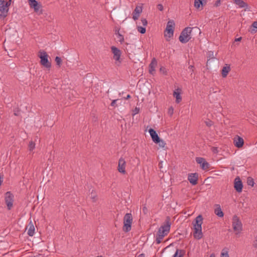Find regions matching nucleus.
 Wrapping results in <instances>:
<instances>
[{"label": "nucleus", "instance_id": "f257e3e1", "mask_svg": "<svg viewBox=\"0 0 257 257\" xmlns=\"http://www.w3.org/2000/svg\"><path fill=\"white\" fill-rule=\"evenodd\" d=\"M192 29L191 27H187L182 31L179 38V41L182 43H186L191 39Z\"/></svg>", "mask_w": 257, "mask_h": 257}, {"label": "nucleus", "instance_id": "f03ea898", "mask_svg": "<svg viewBox=\"0 0 257 257\" xmlns=\"http://www.w3.org/2000/svg\"><path fill=\"white\" fill-rule=\"evenodd\" d=\"M133 216L131 213H127L125 214L123 217V230L124 232H128L131 230L133 223Z\"/></svg>", "mask_w": 257, "mask_h": 257}, {"label": "nucleus", "instance_id": "7ed1b4c3", "mask_svg": "<svg viewBox=\"0 0 257 257\" xmlns=\"http://www.w3.org/2000/svg\"><path fill=\"white\" fill-rule=\"evenodd\" d=\"M40 58V64L44 67L50 69L51 67V63L48 60L49 56L45 51H40L38 55Z\"/></svg>", "mask_w": 257, "mask_h": 257}, {"label": "nucleus", "instance_id": "20e7f679", "mask_svg": "<svg viewBox=\"0 0 257 257\" xmlns=\"http://www.w3.org/2000/svg\"><path fill=\"white\" fill-rule=\"evenodd\" d=\"M232 225L233 230L236 234L241 232L242 230V224L239 217L237 215H234L232 218Z\"/></svg>", "mask_w": 257, "mask_h": 257}, {"label": "nucleus", "instance_id": "39448f33", "mask_svg": "<svg viewBox=\"0 0 257 257\" xmlns=\"http://www.w3.org/2000/svg\"><path fill=\"white\" fill-rule=\"evenodd\" d=\"M10 3H6V0H0V17L5 18L8 16Z\"/></svg>", "mask_w": 257, "mask_h": 257}, {"label": "nucleus", "instance_id": "423d86ee", "mask_svg": "<svg viewBox=\"0 0 257 257\" xmlns=\"http://www.w3.org/2000/svg\"><path fill=\"white\" fill-rule=\"evenodd\" d=\"M170 217H167L165 221V223L162 225L159 229L158 233L160 234L164 235L165 236L169 232L171 226V223L170 222Z\"/></svg>", "mask_w": 257, "mask_h": 257}, {"label": "nucleus", "instance_id": "0eeeda50", "mask_svg": "<svg viewBox=\"0 0 257 257\" xmlns=\"http://www.w3.org/2000/svg\"><path fill=\"white\" fill-rule=\"evenodd\" d=\"M175 23L173 20L168 21L166 30L165 31V36L170 38L173 36Z\"/></svg>", "mask_w": 257, "mask_h": 257}, {"label": "nucleus", "instance_id": "6e6552de", "mask_svg": "<svg viewBox=\"0 0 257 257\" xmlns=\"http://www.w3.org/2000/svg\"><path fill=\"white\" fill-rule=\"evenodd\" d=\"M14 197L10 192H7L5 194V201L8 210H11L13 206Z\"/></svg>", "mask_w": 257, "mask_h": 257}, {"label": "nucleus", "instance_id": "1a4fd4ad", "mask_svg": "<svg viewBox=\"0 0 257 257\" xmlns=\"http://www.w3.org/2000/svg\"><path fill=\"white\" fill-rule=\"evenodd\" d=\"M201 226L202 225H193V235L194 237L197 239L201 238L203 236Z\"/></svg>", "mask_w": 257, "mask_h": 257}, {"label": "nucleus", "instance_id": "9d476101", "mask_svg": "<svg viewBox=\"0 0 257 257\" xmlns=\"http://www.w3.org/2000/svg\"><path fill=\"white\" fill-rule=\"evenodd\" d=\"M29 4L31 8L34 9V11L36 13H41V5L36 0H28Z\"/></svg>", "mask_w": 257, "mask_h": 257}, {"label": "nucleus", "instance_id": "9b49d317", "mask_svg": "<svg viewBox=\"0 0 257 257\" xmlns=\"http://www.w3.org/2000/svg\"><path fill=\"white\" fill-rule=\"evenodd\" d=\"M125 166L126 163L124 159L122 158H120L118 161L117 168L118 172L123 174H125L126 173Z\"/></svg>", "mask_w": 257, "mask_h": 257}, {"label": "nucleus", "instance_id": "f8f14e48", "mask_svg": "<svg viewBox=\"0 0 257 257\" xmlns=\"http://www.w3.org/2000/svg\"><path fill=\"white\" fill-rule=\"evenodd\" d=\"M196 161L198 164L200 165L201 168L203 170H207L209 167V164L205 160L201 157H197Z\"/></svg>", "mask_w": 257, "mask_h": 257}, {"label": "nucleus", "instance_id": "ddd939ff", "mask_svg": "<svg viewBox=\"0 0 257 257\" xmlns=\"http://www.w3.org/2000/svg\"><path fill=\"white\" fill-rule=\"evenodd\" d=\"M111 50L113 54V59L117 61L120 62V57L121 54V52L120 50L114 46L111 47Z\"/></svg>", "mask_w": 257, "mask_h": 257}, {"label": "nucleus", "instance_id": "4468645a", "mask_svg": "<svg viewBox=\"0 0 257 257\" xmlns=\"http://www.w3.org/2000/svg\"><path fill=\"white\" fill-rule=\"evenodd\" d=\"M234 187L237 192H241L242 191L243 185L239 177H237L234 179Z\"/></svg>", "mask_w": 257, "mask_h": 257}, {"label": "nucleus", "instance_id": "2eb2a0df", "mask_svg": "<svg viewBox=\"0 0 257 257\" xmlns=\"http://www.w3.org/2000/svg\"><path fill=\"white\" fill-rule=\"evenodd\" d=\"M198 179V175L197 173L190 174L188 177V180L193 185H195L197 184Z\"/></svg>", "mask_w": 257, "mask_h": 257}, {"label": "nucleus", "instance_id": "dca6fc26", "mask_svg": "<svg viewBox=\"0 0 257 257\" xmlns=\"http://www.w3.org/2000/svg\"><path fill=\"white\" fill-rule=\"evenodd\" d=\"M233 144L236 147L240 148L242 147L244 144L243 139L242 138L236 136L233 139Z\"/></svg>", "mask_w": 257, "mask_h": 257}, {"label": "nucleus", "instance_id": "f3484780", "mask_svg": "<svg viewBox=\"0 0 257 257\" xmlns=\"http://www.w3.org/2000/svg\"><path fill=\"white\" fill-rule=\"evenodd\" d=\"M149 132L150 134V136L152 138L153 141L155 143H158L160 142V138L157 134L156 132L153 130V128H150L149 130Z\"/></svg>", "mask_w": 257, "mask_h": 257}, {"label": "nucleus", "instance_id": "a211bd4d", "mask_svg": "<svg viewBox=\"0 0 257 257\" xmlns=\"http://www.w3.org/2000/svg\"><path fill=\"white\" fill-rule=\"evenodd\" d=\"M142 12V7L141 6H137L133 12V19L136 21L138 19L140 14Z\"/></svg>", "mask_w": 257, "mask_h": 257}, {"label": "nucleus", "instance_id": "6ab92c4d", "mask_svg": "<svg viewBox=\"0 0 257 257\" xmlns=\"http://www.w3.org/2000/svg\"><path fill=\"white\" fill-rule=\"evenodd\" d=\"M157 65V60L154 58L152 59L151 63L149 65V72L151 74H154L155 72V68Z\"/></svg>", "mask_w": 257, "mask_h": 257}, {"label": "nucleus", "instance_id": "aec40b11", "mask_svg": "<svg viewBox=\"0 0 257 257\" xmlns=\"http://www.w3.org/2000/svg\"><path fill=\"white\" fill-rule=\"evenodd\" d=\"M181 90L180 88L176 89L173 92V96L176 98V102L179 103L182 100V97L180 95Z\"/></svg>", "mask_w": 257, "mask_h": 257}, {"label": "nucleus", "instance_id": "412c9836", "mask_svg": "<svg viewBox=\"0 0 257 257\" xmlns=\"http://www.w3.org/2000/svg\"><path fill=\"white\" fill-rule=\"evenodd\" d=\"M234 3L237 5L240 8L247 9L248 5L246 3L242 0H233Z\"/></svg>", "mask_w": 257, "mask_h": 257}, {"label": "nucleus", "instance_id": "4be33fe9", "mask_svg": "<svg viewBox=\"0 0 257 257\" xmlns=\"http://www.w3.org/2000/svg\"><path fill=\"white\" fill-rule=\"evenodd\" d=\"M34 233L35 227L32 221H31L28 224V234L30 236H32L34 235Z\"/></svg>", "mask_w": 257, "mask_h": 257}, {"label": "nucleus", "instance_id": "5701e85b", "mask_svg": "<svg viewBox=\"0 0 257 257\" xmlns=\"http://www.w3.org/2000/svg\"><path fill=\"white\" fill-rule=\"evenodd\" d=\"M230 71V67L229 65H226L222 69L221 74L223 78L227 76L228 72Z\"/></svg>", "mask_w": 257, "mask_h": 257}, {"label": "nucleus", "instance_id": "b1692460", "mask_svg": "<svg viewBox=\"0 0 257 257\" xmlns=\"http://www.w3.org/2000/svg\"><path fill=\"white\" fill-rule=\"evenodd\" d=\"M203 223V217L201 215L197 216L194 222H193V225H202Z\"/></svg>", "mask_w": 257, "mask_h": 257}, {"label": "nucleus", "instance_id": "393cba45", "mask_svg": "<svg viewBox=\"0 0 257 257\" xmlns=\"http://www.w3.org/2000/svg\"><path fill=\"white\" fill-rule=\"evenodd\" d=\"M185 254V250L177 249L173 257H183Z\"/></svg>", "mask_w": 257, "mask_h": 257}, {"label": "nucleus", "instance_id": "a878e982", "mask_svg": "<svg viewBox=\"0 0 257 257\" xmlns=\"http://www.w3.org/2000/svg\"><path fill=\"white\" fill-rule=\"evenodd\" d=\"M217 207L215 209L214 213L218 217H222L223 216V213L219 205H217Z\"/></svg>", "mask_w": 257, "mask_h": 257}, {"label": "nucleus", "instance_id": "bb28decb", "mask_svg": "<svg viewBox=\"0 0 257 257\" xmlns=\"http://www.w3.org/2000/svg\"><path fill=\"white\" fill-rule=\"evenodd\" d=\"M90 198L92 199V201L95 202L97 200V196L96 194V193L95 192V190L94 189H92L91 190V193H90Z\"/></svg>", "mask_w": 257, "mask_h": 257}, {"label": "nucleus", "instance_id": "cd10ccee", "mask_svg": "<svg viewBox=\"0 0 257 257\" xmlns=\"http://www.w3.org/2000/svg\"><path fill=\"white\" fill-rule=\"evenodd\" d=\"M204 4H205L201 0H195L194 1V7L197 9H199L200 6Z\"/></svg>", "mask_w": 257, "mask_h": 257}, {"label": "nucleus", "instance_id": "c85d7f7f", "mask_svg": "<svg viewBox=\"0 0 257 257\" xmlns=\"http://www.w3.org/2000/svg\"><path fill=\"white\" fill-rule=\"evenodd\" d=\"M164 236V235L160 234L158 233H157V236H156V243L157 244H159L161 242L162 239H163Z\"/></svg>", "mask_w": 257, "mask_h": 257}, {"label": "nucleus", "instance_id": "c756f323", "mask_svg": "<svg viewBox=\"0 0 257 257\" xmlns=\"http://www.w3.org/2000/svg\"><path fill=\"white\" fill-rule=\"evenodd\" d=\"M115 34L117 35L118 41L122 43L124 41L123 36L119 33V30Z\"/></svg>", "mask_w": 257, "mask_h": 257}, {"label": "nucleus", "instance_id": "7c9ffc66", "mask_svg": "<svg viewBox=\"0 0 257 257\" xmlns=\"http://www.w3.org/2000/svg\"><path fill=\"white\" fill-rule=\"evenodd\" d=\"M137 30L141 34H145L146 33V28L142 26H138Z\"/></svg>", "mask_w": 257, "mask_h": 257}, {"label": "nucleus", "instance_id": "2f4dec72", "mask_svg": "<svg viewBox=\"0 0 257 257\" xmlns=\"http://www.w3.org/2000/svg\"><path fill=\"white\" fill-rule=\"evenodd\" d=\"M35 144L33 142L31 141L29 143V150L30 151H32L35 149Z\"/></svg>", "mask_w": 257, "mask_h": 257}, {"label": "nucleus", "instance_id": "473e14b6", "mask_svg": "<svg viewBox=\"0 0 257 257\" xmlns=\"http://www.w3.org/2000/svg\"><path fill=\"white\" fill-rule=\"evenodd\" d=\"M55 60L56 61V64L58 65L59 67H60L62 63V60L61 58L58 56H57L56 57Z\"/></svg>", "mask_w": 257, "mask_h": 257}, {"label": "nucleus", "instance_id": "72a5a7b5", "mask_svg": "<svg viewBox=\"0 0 257 257\" xmlns=\"http://www.w3.org/2000/svg\"><path fill=\"white\" fill-rule=\"evenodd\" d=\"M157 144H159V146L161 148H164L165 145H166L165 142L162 140L160 139V142H158Z\"/></svg>", "mask_w": 257, "mask_h": 257}, {"label": "nucleus", "instance_id": "f704fd0d", "mask_svg": "<svg viewBox=\"0 0 257 257\" xmlns=\"http://www.w3.org/2000/svg\"><path fill=\"white\" fill-rule=\"evenodd\" d=\"M247 184L248 185H250V186H253V185H254V182H253V180L252 178H248L247 179Z\"/></svg>", "mask_w": 257, "mask_h": 257}, {"label": "nucleus", "instance_id": "c9c22d12", "mask_svg": "<svg viewBox=\"0 0 257 257\" xmlns=\"http://www.w3.org/2000/svg\"><path fill=\"white\" fill-rule=\"evenodd\" d=\"M252 27L256 29H252V32H256L257 31V22H254L252 24Z\"/></svg>", "mask_w": 257, "mask_h": 257}, {"label": "nucleus", "instance_id": "e433bc0d", "mask_svg": "<svg viewBox=\"0 0 257 257\" xmlns=\"http://www.w3.org/2000/svg\"><path fill=\"white\" fill-rule=\"evenodd\" d=\"M160 71L161 72H162L164 74H165V75L167 74V71H166V68L165 67H161L160 68Z\"/></svg>", "mask_w": 257, "mask_h": 257}, {"label": "nucleus", "instance_id": "4c0bfd02", "mask_svg": "<svg viewBox=\"0 0 257 257\" xmlns=\"http://www.w3.org/2000/svg\"><path fill=\"white\" fill-rule=\"evenodd\" d=\"M221 257H229V254L228 253V251H226L225 252L222 251L221 253Z\"/></svg>", "mask_w": 257, "mask_h": 257}, {"label": "nucleus", "instance_id": "58836bf2", "mask_svg": "<svg viewBox=\"0 0 257 257\" xmlns=\"http://www.w3.org/2000/svg\"><path fill=\"white\" fill-rule=\"evenodd\" d=\"M141 21H142V25L145 27L148 24V22L147 21V20L146 19H141Z\"/></svg>", "mask_w": 257, "mask_h": 257}, {"label": "nucleus", "instance_id": "ea45409f", "mask_svg": "<svg viewBox=\"0 0 257 257\" xmlns=\"http://www.w3.org/2000/svg\"><path fill=\"white\" fill-rule=\"evenodd\" d=\"M206 125L207 126H211L212 124H213V122L210 120H208V121H206L205 122Z\"/></svg>", "mask_w": 257, "mask_h": 257}, {"label": "nucleus", "instance_id": "a19ab883", "mask_svg": "<svg viewBox=\"0 0 257 257\" xmlns=\"http://www.w3.org/2000/svg\"><path fill=\"white\" fill-rule=\"evenodd\" d=\"M173 112H174V109H173V108L172 107H171L169 108L168 109V114L170 115H172L173 114Z\"/></svg>", "mask_w": 257, "mask_h": 257}, {"label": "nucleus", "instance_id": "79ce46f5", "mask_svg": "<svg viewBox=\"0 0 257 257\" xmlns=\"http://www.w3.org/2000/svg\"><path fill=\"white\" fill-rule=\"evenodd\" d=\"M211 151L214 153V154H217L218 153V149H217V148L216 147H212L211 149Z\"/></svg>", "mask_w": 257, "mask_h": 257}, {"label": "nucleus", "instance_id": "37998d69", "mask_svg": "<svg viewBox=\"0 0 257 257\" xmlns=\"http://www.w3.org/2000/svg\"><path fill=\"white\" fill-rule=\"evenodd\" d=\"M253 246L255 248H257V235L255 237V239L253 241Z\"/></svg>", "mask_w": 257, "mask_h": 257}, {"label": "nucleus", "instance_id": "c03bdc74", "mask_svg": "<svg viewBox=\"0 0 257 257\" xmlns=\"http://www.w3.org/2000/svg\"><path fill=\"white\" fill-rule=\"evenodd\" d=\"M157 9L160 11H163L164 10V7H163V6L162 5V4H158L157 5Z\"/></svg>", "mask_w": 257, "mask_h": 257}, {"label": "nucleus", "instance_id": "a18cd8bd", "mask_svg": "<svg viewBox=\"0 0 257 257\" xmlns=\"http://www.w3.org/2000/svg\"><path fill=\"white\" fill-rule=\"evenodd\" d=\"M117 99L113 100L110 104L111 106L115 107L116 106V102Z\"/></svg>", "mask_w": 257, "mask_h": 257}, {"label": "nucleus", "instance_id": "49530a36", "mask_svg": "<svg viewBox=\"0 0 257 257\" xmlns=\"http://www.w3.org/2000/svg\"><path fill=\"white\" fill-rule=\"evenodd\" d=\"M220 4V0H217L216 2V3H215V6L216 7L219 6Z\"/></svg>", "mask_w": 257, "mask_h": 257}, {"label": "nucleus", "instance_id": "de8ad7c7", "mask_svg": "<svg viewBox=\"0 0 257 257\" xmlns=\"http://www.w3.org/2000/svg\"><path fill=\"white\" fill-rule=\"evenodd\" d=\"M137 257H145V255L144 253L139 254Z\"/></svg>", "mask_w": 257, "mask_h": 257}, {"label": "nucleus", "instance_id": "09e8293b", "mask_svg": "<svg viewBox=\"0 0 257 257\" xmlns=\"http://www.w3.org/2000/svg\"><path fill=\"white\" fill-rule=\"evenodd\" d=\"M131 97V95L130 94H128L126 97L125 98V99H128Z\"/></svg>", "mask_w": 257, "mask_h": 257}, {"label": "nucleus", "instance_id": "8fccbe9b", "mask_svg": "<svg viewBox=\"0 0 257 257\" xmlns=\"http://www.w3.org/2000/svg\"><path fill=\"white\" fill-rule=\"evenodd\" d=\"M241 37H239L238 38L235 39V41H240L241 40Z\"/></svg>", "mask_w": 257, "mask_h": 257}, {"label": "nucleus", "instance_id": "3c124183", "mask_svg": "<svg viewBox=\"0 0 257 257\" xmlns=\"http://www.w3.org/2000/svg\"><path fill=\"white\" fill-rule=\"evenodd\" d=\"M14 114H15V115H16V116L19 115V111H15L14 112Z\"/></svg>", "mask_w": 257, "mask_h": 257}, {"label": "nucleus", "instance_id": "603ef678", "mask_svg": "<svg viewBox=\"0 0 257 257\" xmlns=\"http://www.w3.org/2000/svg\"><path fill=\"white\" fill-rule=\"evenodd\" d=\"M210 257H215V255L214 254L212 253L210 255Z\"/></svg>", "mask_w": 257, "mask_h": 257}, {"label": "nucleus", "instance_id": "864d4df0", "mask_svg": "<svg viewBox=\"0 0 257 257\" xmlns=\"http://www.w3.org/2000/svg\"><path fill=\"white\" fill-rule=\"evenodd\" d=\"M11 1H12V0H9V1H8V2H6V3H10V4H11Z\"/></svg>", "mask_w": 257, "mask_h": 257}, {"label": "nucleus", "instance_id": "5fc2aeb1", "mask_svg": "<svg viewBox=\"0 0 257 257\" xmlns=\"http://www.w3.org/2000/svg\"><path fill=\"white\" fill-rule=\"evenodd\" d=\"M138 110L137 109V108H136V113L138 112Z\"/></svg>", "mask_w": 257, "mask_h": 257}, {"label": "nucleus", "instance_id": "6e6d98bb", "mask_svg": "<svg viewBox=\"0 0 257 257\" xmlns=\"http://www.w3.org/2000/svg\"><path fill=\"white\" fill-rule=\"evenodd\" d=\"M97 257H103V256L101 255H99V256H97Z\"/></svg>", "mask_w": 257, "mask_h": 257}]
</instances>
